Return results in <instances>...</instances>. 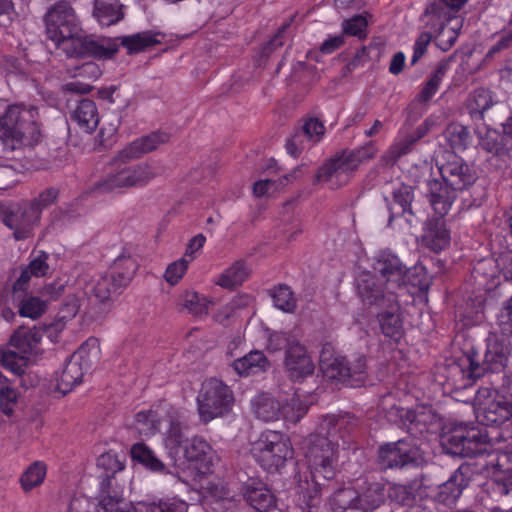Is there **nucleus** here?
<instances>
[{"label":"nucleus","mask_w":512,"mask_h":512,"mask_svg":"<svg viewBox=\"0 0 512 512\" xmlns=\"http://www.w3.org/2000/svg\"><path fill=\"white\" fill-rule=\"evenodd\" d=\"M356 418L349 414L327 416L321 425L323 434H312L307 439L305 457L310 479L300 480L297 502L302 510L313 512L321 504L322 493L334 488L338 460V438L344 439L355 425Z\"/></svg>","instance_id":"nucleus-1"},{"label":"nucleus","mask_w":512,"mask_h":512,"mask_svg":"<svg viewBox=\"0 0 512 512\" xmlns=\"http://www.w3.org/2000/svg\"><path fill=\"white\" fill-rule=\"evenodd\" d=\"M449 452L461 457L474 458L491 466L494 490L507 495L512 489V451L488 452L486 445L503 440L501 434L491 436L475 427L459 426L445 436Z\"/></svg>","instance_id":"nucleus-2"},{"label":"nucleus","mask_w":512,"mask_h":512,"mask_svg":"<svg viewBox=\"0 0 512 512\" xmlns=\"http://www.w3.org/2000/svg\"><path fill=\"white\" fill-rule=\"evenodd\" d=\"M510 354L511 343L507 338H489L483 352L473 346L467 348L457 362L450 365V375L460 377L459 388H467L486 373L503 371Z\"/></svg>","instance_id":"nucleus-3"},{"label":"nucleus","mask_w":512,"mask_h":512,"mask_svg":"<svg viewBox=\"0 0 512 512\" xmlns=\"http://www.w3.org/2000/svg\"><path fill=\"white\" fill-rule=\"evenodd\" d=\"M42 138L39 114L35 107L12 105L0 118V140L6 150L32 149Z\"/></svg>","instance_id":"nucleus-4"},{"label":"nucleus","mask_w":512,"mask_h":512,"mask_svg":"<svg viewBox=\"0 0 512 512\" xmlns=\"http://www.w3.org/2000/svg\"><path fill=\"white\" fill-rule=\"evenodd\" d=\"M127 162H109L110 169L99 180L95 181L90 192L104 195L114 191L142 187L160 175V169L153 163L143 162L126 165Z\"/></svg>","instance_id":"nucleus-5"},{"label":"nucleus","mask_w":512,"mask_h":512,"mask_svg":"<svg viewBox=\"0 0 512 512\" xmlns=\"http://www.w3.org/2000/svg\"><path fill=\"white\" fill-rule=\"evenodd\" d=\"M374 272L379 274L386 283V289L390 293H398L409 289V285L417 288L419 291L428 288V281L425 277L423 267H414L408 269L400 258L390 250L380 251L373 262Z\"/></svg>","instance_id":"nucleus-6"},{"label":"nucleus","mask_w":512,"mask_h":512,"mask_svg":"<svg viewBox=\"0 0 512 512\" xmlns=\"http://www.w3.org/2000/svg\"><path fill=\"white\" fill-rule=\"evenodd\" d=\"M439 173L441 178L457 192L469 193L468 197L462 198L463 209L482 205L486 198V189L483 185L476 183L478 175L473 165L453 155L451 159L439 166Z\"/></svg>","instance_id":"nucleus-7"},{"label":"nucleus","mask_w":512,"mask_h":512,"mask_svg":"<svg viewBox=\"0 0 512 512\" xmlns=\"http://www.w3.org/2000/svg\"><path fill=\"white\" fill-rule=\"evenodd\" d=\"M138 269L133 253L124 248L111 264L109 270L95 282L92 293L96 299L105 303L113 301L129 285Z\"/></svg>","instance_id":"nucleus-8"},{"label":"nucleus","mask_w":512,"mask_h":512,"mask_svg":"<svg viewBox=\"0 0 512 512\" xmlns=\"http://www.w3.org/2000/svg\"><path fill=\"white\" fill-rule=\"evenodd\" d=\"M42 337L43 331L37 327L18 328L12 334L8 346L0 348V365L15 375H23L29 355L37 353Z\"/></svg>","instance_id":"nucleus-9"},{"label":"nucleus","mask_w":512,"mask_h":512,"mask_svg":"<svg viewBox=\"0 0 512 512\" xmlns=\"http://www.w3.org/2000/svg\"><path fill=\"white\" fill-rule=\"evenodd\" d=\"M47 37L58 47L70 46L82 33L80 21L74 8L68 1L61 0L53 4L44 16Z\"/></svg>","instance_id":"nucleus-10"},{"label":"nucleus","mask_w":512,"mask_h":512,"mask_svg":"<svg viewBox=\"0 0 512 512\" xmlns=\"http://www.w3.org/2000/svg\"><path fill=\"white\" fill-rule=\"evenodd\" d=\"M196 402L200 421L207 424L231 411L234 395L230 387L223 381L210 378L202 383Z\"/></svg>","instance_id":"nucleus-11"},{"label":"nucleus","mask_w":512,"mask_h":512,"mask_svg":"<svg viewBox=\"0 0 512 512\" xmlns=\"http://www.w3.org/2000/svg\"><path fill=\"white\" fill-rule=\"evenodd\" d=\"M474 411L479 424L499 427L512 417V403L489 387H480L474 398Z\"/></svg>","instance_id":"nucleus-12"},{"label":"nucleus","mask_w":512,"mask_h":512,"mask_svg":"<svg viewBox=\"0 0 512 512\" xmlns=\"http://www.w3.org/2000/svg\"><path fill=\"white\" fill-rule=\"evenodd\" d=\"M487 463L479 460H470L462 463L448 478L437 487L433 496L435 502L447 507L456 504L464 489H466L477 476L485 472Z\"/></svg>","instance_id":"nucleus-13"},{"label":"nucleus","mask_w":512,"mask_h":512,"mask_svg":"<svg viewBox=\"0 0 512 512\" xmlns=\"http://www.w3.org/2000/svg\"><path fill=\"white\" fill-rule=\"evenodd\" d=\"M100 353L98 340L89 338L67 361L64 369L57 378V390L62 394L70 392L74 386L81 383L83 375L97 359Z\"/></svg>","instance_id":"nucleus-14"},{"label":"nucleus","mask_w":512,"mask_h":512,"mask_svg":"<svg viewBox=\"0 0 512 512\" xmlns=\"http://www.w3.org/2000/svg\"><path fill=\"white\" fill-rule=\"evenodd\" d=\"M423 461L422 451L411 439L386 443L378 450V463L384 470L419 466Z\"/></svg>","instance_id":"nucleus-15"},{"label":"nucleus","mask_w":512,"mask_h":512,"mask_svg":"<svg viewBox=\"0 0 512 512\" xmlns=\"http://www.w3.org/2000/svg\"><path fill=\"white\" fill-rule=\"evenodd\" d=\"M255 460L268 472L278 471L292 457V450L287 441L276 432L262 435L252 447Z\"/></svg>","instance_id":"nucleus-16"},{"label":"nucleus","mask_w":512,"mask_h":512,"mask_svg":"<svg viewBox=\"0 0 512 512\" xmlns=\"http://www.w3.org/2000/svg\"><path fill=\"white\" fill-rule=\"evenodd\" d=\"M411 175L415 178L414 184L423 179L427 186L426 197L432 209L437 215L445 216L456 198L457 191L442 178H431V169L428 167H415Z\"/></svg>","instance_id":"nucleus-17"},{"label":"nucleus","mask_w":512,"mask_h":512,"mask_svg":"<svg viewBox=\"0 0 512 512\" xmlns=\"http://www.w3.org/2000/svg\"><path fill=\"white\" fill-rule=\"evenodd\" d=\"M321 370L324 376L331 380L360 386L366 377V361L364 357H358L354 363H351L343 356L328 358L322 355Z\"/></svg>","instance_id":"nucleus-18"},{"label":"nucleus","mask_w":512,"mask_h":512,"mask_svg":"<svg viewBox=\"0 0 512 512\" xmlns=\"http://www.w3.org/2000/svg\"><path fill=\"white\" fill-rule=\"evenodd\" d=\"M5 226L13 232L16 241H23L34 235V230L40 224L41 217L29 205H11L1 212Z\"/></svg>","instance_id":"nucleus-19"},{"label":"nucleus","mask_w":512,"mask_h":512,"mask_svg":"<svg viewBox=\"0 0 512 512\" xmlns=\"http://www.w3.org/2000/svg\"><path fill=\"white\" fill-rule=\"evenodd\" d=\"M356 288L362 303L367 306L384 308L385 305L393 304L398 296L396 293H390L386 289V283L370 271L359 274Z\"/></svg>","instance_id":"nucleus-20"},{"label":"nucleus","mask_w":512,"mask_h":512,"mask_svg":"<svg viewBox=\"0 0 512 512\" xmlns=\"http://www.w3.org/2000/svg\"><path fill=\"white\" fill-rule=\"evenodd\" d=\"M116 40L109 38L94 39L89 36H77L70 46L63 50L69 57H94L98 59H108L113 57L118 51Z\"/></svg>","instance_id":"nucleus-21"},{"label":"nucleus","mask_w":512,"mask_h":512,"mask_svg":"<svg viewBox=\"0 0 512 512\" xmlns=\"http://www.w3.org/2000/svg\"><path fill=\"white\" fill-rule=\"evenodd\" d=\"M284 368L289 379L298 382L311 376L315 366L305 346L295 343L285 353Z\"/></svg>","instance_id":"nucleus-22"},{"label":"nucleus","mask_w":512,"mask_h":512,"mask_svg":"<svg viewBox=\"0 0 512 512\" xmlns=\"http://www.w3.org/2000/svg\"><path fill=\"white\" fill-rule=\"evenodd\" d=\"M168 141V135L160 132H152L128 144L114 157L113 163L119 161L129 162L140 158L143 154L149 153L158 148L160 144Z\"/></svg>","instance_id":"nucleus-23"},{"label":"nucleus","mask_w":512,"mask_h":512,"mask_svg":"<svg viewBox=\"0 0 512 512\" xmlns=\"http://www.w3.org/2000/svg\"><path fill=\"white\" fill-rule=\"evenodd\" d=\"M356 169L357 166L353 159L349 157L348 150H344L320 168L317 174V180L331 182L332 185L335 184L334 180L347 182L350 174Z\"/></svg>","instance_id":"nucleus-24"},{"label":"nucleus","mask_w":512,"mask_h":512,"mask_svg":"<svg viewBox=\"0 0 512 512\" xmlns=\"http://www.w3.org/2000/svg\"><path fill=\"white\" fill-rule=\"evenodd\" d=\"M444 216L429 219L421 236L422 244L429 250L439 253L449 247L450 230L447 228Z\"/></svg>","instance_id":"nucleus-25"},{"label":"nucleus","mask_w":512,"mask_h":512,"mask_svg":"<svg viewBox=\"0 0 512 512\" xmlns=\"http://www.w3.org/2000/svg\"><path fill=\"white\" fill-rule=\"evenodd\" d=\"M241 490L245 501L258 512H268L276 506L274 494L260 480L250 479Z\"/></svg>","instance_id":"nucleus-26"},{"label":"nucleus","mask_w":512,"mask_h":512,"mask_svg":"<svg viewBox=\"0 0 512 512\" xmlns=\"http://www.w3.org/2000/svg\"><path fill=\"white\" fill-rule=\"evenodd\" d=\"M397 411L403 425L412 435L428 432L437 423V415L431 408L420 407L415 410L399 408Z\"/></svg>","instance_id":"nucleus-27"},{"label":"nucleus","mask_w":512,"mask_h":512,"mask_svg":"<svg viewBox=\"0 0 512 512\" xmlns=\"http://www.w3.org/2000/svg\"><path fill=\"white\" fill-rule=\"evenodd\" d=\"M70 119L83 132L91 134L97 128L100 117L96 103L88 98H83L71 109Z\"/></svg>","instance_id":"nucleus-28"},{"label":"nucleus","mask_w":512,"mask_h":512,"mask_svg":"<svg viewBox=\"0 0 512 512\" xmlns=\"http://www.w3.org/2000/svg\"><path fill=\"white\" fill-rule=\"evenodd\" d=\"M386 311L377 315L381 332L385 337L399 341L403 336V321L399 313L397 297L393 305H385Z\"/></svg>","instance_id":"nucleus-29"},{"label":"nucleus","mask_w":512,"mask_h":512,"mask_svg":"<svg viewBox=\"0 0 512 512\" xmlns=\"http://www.w3.org/2000/svg\"><path fill=\"white\" fill-rule=\"evenodd\" d=\"M495 104L493 92L481 87L469 94L465 102V108L471 119L483 120L485 113Z\"/></svg>","instance_id":"nucleus-30"},{"label":"nucleus","mask_w":512,"mask_h":512,"mask_svg":"<svg viewBox=\"0 0 512 512\" xmlns=\"http://www.w3.org/2000/svg\"><path fill=\"white\" fill-rule=\"evenodd\" d=\"M386 497L385 485L380 482L367 484L360 492L356 502L357 512H371L380 507Z\"/></svg>","instance_id":"nucleus-31"},{"label":"nucleus","mask_w":512,"mask_h":512,"mask_svg":"<svg viewBox=\"0 0 512 512\" xmlns=\"http://www.w3.org/2000/svg\"><path fill=\"white\" fill-rule=\"evenodd\" d=\"M124 15V5L119 0H94L93 16L101 25H114Z\"/></svg>","instance_id":"nucleus-32"},{"label":"nucleus","mask_w":512,"mask_h":512,"mask_svg":"<svg viewBox=\"0 0 512 512\" xmlns=\"http://www.w3.org/2000/svg\"><path fill=\"white\" fill-rule=\"evenodd\" d=\"M416 186L417 184H415V186L402 184L393 192V200L401 207V214L405 216V219L410 226L419 222L423 216L421 210L415 209L412 206V202L414 200V188Z\"/></svg>","instance_id":"nucleus-33"},{"label":"nucleus","mask_w":512,"mask_h":512,"mask_svg":"<svg viewBox=\"0 0 512 512\" xmlns=\"http://www.w3.org/2000/svg\"><path fill=\"white\" fill-rule=\"evenodd\" d=\"M232 367L240 376L263 372L269 367V361L263 352L254 350L233 361Z\"/></svg>","instance_id":"nucleus-34"},{"label":"nucleus","mask_w":512,"mask_h":512,"mask_svg":"<svg viewBox=\"0 0 512 512\" xmlns=\"http://www.w3.org/2000/svg\"><path fill=\"white\" fill-rule=\"evenodd\" d=\"M479 145L484 151L495 156L506 155L512 149V141L508 135L504 131L501 133L494 129H487L485 135L479 137Z\"/></svg>","instance_id":"nucleus-35"},{"label":"nucleus","mask_w":512,"mask_h":512,"mask_svg":"<svg viewBox=\"0 0 512 512\" xmlns=\"http://www.w3.org/2000/svg\"><path fill=\"white\" fill-rule=\"evenodd\" d=\"M443 134L449 146L455 151H464L473 145V135L470 129L461 123H449Z\"/></svg>","instance_id":"nucleus-36"},{"label":"nucleus","mask_w":512,"mask_h":512,"mask_svg":"<svg viewBox=\"0 0 512 512\" xmlns=\"http://www.w3.org/2000/svg\"><path fill=\"white\" fill-rule=\"evenodd\" d=\"M255 416L265 422L275 421L280 418L281 404L275 398L268 395H259L252 402Z\"/></svg>","instance_id":"nucleus-37"},{"label":"nucleus","mask_w":512,"mask_h":512,"mask_svg":"<svg viewBox=\"0 0 512 512\" xmlns=\"http://www.w3.org/2000/svg\"><path fill=\"white\" fill-rule=\"evenodd\" d=\"M157 36L158 34L152 31H144L129 36H121L116 40H120V44L127 49L128 54H134L159 44L160 40L157 39Z\"/></svg>","instance_id":"nucleus-38"},{"label":"nucleus","mask_w":512,"mask_h":512,"mask_svg":"<svg viewBox=\"0 0 512 512\" xmlns=\"http://www.w3.org/2000/svg\"><path fill=\"white\" fill-rule=\"evenodd\" d=\"M133 460L139 462L153 472H165V464L157 457L155 452L144 443H136L131 447Z\"/></svg>","instance_id":"nucleus-39"},{"label":"nucleus","mask_w":512,"mask_h":512,"mask_svg":"<svg viewBox=\"0 0 512 512\" xmlns=\"http://www.w3.org/2000/svg\"><path fill=\"white\" fill-rule=\"evenodd\" d=\"M496 266L492 259L481 260L473 268L471 275L479 289L490 290L496 285Z\"/></svg>","instance_id":"nucleus-40"},{"label":"nucleus","mask_w":512,"mask_h":512,"mask_svg":"<svg viewBox=\"0 0 512 512\" xmlns=\"http://www.w3.org/2000/svg\"><path fill=\"white\" fill-rule=\"evenodd\" d=\"M250 269L244 261H236L227 268L217 280V284L224 288H234L241 285L249 276Z\"/></svg>","instance_id":"nucleus-41"},{"label":"nucleus","mask_w":512,"mask_h":512,"mask_svg":"<svg viewBox=\"0 0 512 512\" xmlns=\"http://www.w3.org/2000/svg\"><path fill=\"white\" fill-rule=\"evenodd\" d=\"M358 491L352 487L337 489L330 498L331 508L334 512H357L356 502Z\"/></svg>","instance_id":"nucleus-42"},{"label":"nucleus","mask_w":512,"mask_h":512,"mask_svg":"<svg viewBox=\"0 0 512 512\" xmlns=\"http://www.w3.org/2000/svg\"><path fill=\"white\" fill-rule=\"evenodd\" d=\"M423 17L427 18L426 27L432 34H436L452 20L441 2L429 4L424 11Z\"/></svg>","instance_id":"nucleus-43"},{"label":"nucleus","mask_w":512,"mask_h":512,"mask_svg":"<svg viewBox=\"0 0 512 512\" xmlns=\"http://www.w3.org/2000/svg\"><path fill=\"white\" fill-rule=\"evenodd\" d=\"M181 448L183 449L184 457L191 462L203 460L211 451V446L200 436H194L190 440L186 439Z\"/></svg>","instance_id":"nucleus-44"},{"label":"nucleus","mask_w":512,"mask_h":512,"mask_svg":"<svg viewBox=\"0 0 512 512\" xmlns=\"http://www.w3.org/2000/svg\"><path fill=\"white\" fill-rule=\"evenodd\" d=\"M135 422L140 432L145 434H154L161 429L163 422L157 410L140 411L135 415Z\"/></svg>","instance_id":"nucleus-45"},{"label":"nucleus","mask_w":512,"mask_h":512,"mask_svg":"<svg viewBox=\"0 0 512 512\" xmlns=\"http://www.w3.org/2000/svg\"><path fill=\"white\" fill-rule=\"evenodd\" d=\"M46 465L36 461L32 463L20 478L22 488L27 492L39 486L45 478Z\"/></svg>","instance_id":"nucleus-46"},{"label":"nucleus","mask_w":512,"mask_h":512,"mask_svg":"<svg viewBox=\"0 0 512 512\" xmlns=\"http://www.w3.org/2000/svg\"><path fill=\"white\" fill-rule=\"evenodd\" d=\"M270 296L278 309L288 313L295 310L296 300L289 286L285 284L278 285L270 291Z\"/></svg>","instance_id":"nucleus-47"},{"label":"nucleus","mask_w":512,"mask_h":512,"mask_svg":"<svg viewBox=\"0 0 512 512\" xmlns=\"http://www.w3.org/2000/svg\"><path fill=\"white\" fill-rule=\"evenodd\" d=\"M13 306L19 309V314L23 317L36 319L46 310V302L39 297L29 296L20 299Z\"/></svg>","instance_id":"nucleus-48"},{"label":"nucleus","mask_w":512,"mask_h":512,"mask_svg":"<svg viewBox=\"0 0 512 512\" xmlns=\"http://www.w3.org/2000/svg\"><path fill=\"white\" fill-rule=\"evenodd\" d=\"M97 512H136V510L120 494L114 493V495H105L100 498Z\"/></svg>","instance_id":"nucleus-49"},{"label":"nucleus","mask_w":512,"mask_h":512,"mask_svg":"<svg viewBox=\"0 0 512 512\" xmlns=\"http://www.w3.org/2000/svg\"><path fill=\"white\" fill-rule=\"evenodd\" d=\"M210 301L197 292H186L183 295L182 306L194 316H203L208 314Z\"/></svg>","instance_id":"nucleus-50"},{"label":"nucleus","mask_w":512,"mask_h":512,"mask_svg":"<svg viewBox=\"0 0 512 512\" xmlns=\"http://www.w3.org/2000/svg\"><path fill=\"white\" fill-rule=\"evenodd\" d=\"M308 411V406L299 398L293 397L287 403L281 405V415L284 420L290 423L299 422Z\"/></svg>","instance_id":"nucleus-51"},{"label":"nucleus","mask_w":512,"mask_h":512,"mask_svg":"<svg viewBox=\"0 0 512 512\" xmlns=\"http://www.w3.org/2000/svg\"><path fill=\"white\" fill-rule=\"evenodd\" d=\"M145 512H187L188 505L185 501L171 498L153 502H144Z\"/></svg>","instance_id":"nucleus-52"},{"label":"nucleus","mask_w":512,"mask_h":512,"mask_svg":"<svg viewBox=\"0 0 512 512\" xmlns=\"http://www.w3.org/2000/svg\"><path fill=\"white\" fill-rule=\"evenodd\" d=\"M388 497L403 506H412L416 501V490L412 485L395 484L390 487Z\"/></svg>","instance_id":"nucleus-53"},{"label":"nucleus","mask_w":512,"mask_h":512,"mask_svg":"<svg viewBox=\"0 0 512 512\" xmlns=\"http://www.w3.org/2000/svg\"><path fill=\"white\" fill-rule=\"evenodd\" d=\"M296 171L291 174L285 175L279 180L265 179L259 180L253 185V193L257 197H262L268 195L270 191H276L280 187L286 185V183L290 180V178L296 177Z\"/></svg>","instance_id":"nucleus-54"},{"label":"nucleus","mask_w":512,"mask_h":512,"mask_svg":"<svg viewBox=\"0 0 512 512\" xmlns=\"http://www.w3.org/2000/svg\"><path fill=\"white\" fill-rule=\"evenodd\" d=\"M367 19L364 15H355L342 23L343 34L355 36L359 39L366 37Z\"/></svg>","instance_id":"nucleus-55"},{"label":"nucleus","mask_w":512,"mask_h":512,"mask_svg":"<svg viewBox=\"0 0 512 512\" xmlns=\"http://www.w3.org/2000/svg\"><path fill=\"white\" fill-rule=\"evenodd\" d=\"M415 144L416 142L414 139H412L409 135H406L404 138L398 140L389 148L386 154L387 161L395 164L402 156L410 153Z\"/></svg>","instance_id":"nucleus-56"},{"label":"nucleus","mask_w":512,"mask_h":512,"mask_svg":"<svg viewBox=\"0 0 512 512\" xmlns=\"http://www.w3.org/2000/svg\"><path fill=\"white\" fill-rule=\"evenodd\" d=\"M59 196V189L49 187L43 190L37 197L29 202V206L41 217L42 211L53 204Z\"/></svg>","instance_id":"nucleus-57"},{"label":"nucleus","mask_w":512,"mask_h":512,"mask_svg":"<svg viewBox=\"0 0 512 512\" xmlns=\"http://www.w3.org/2000/svg\"><path fill=\"white\" fill-rule=\"evenodd\" d=\"M459 27H442L440 31L433 34L435 45L442 51H448L456 42L459 36Z\"/></svg>","instance_id":"nucleus-58"},{"label":"nucleus","mask_w":512,"mask_h":512,"mask_svg":"<svg viewBox=\"0 0 512 512\" xmlns=\"http://www.w3.org/2000/svg\"><path fill=\"white\" fill-rule=\"evenodd\" d=\"M120 121L116 119L107 125H103L100 128L96 142L100 148L108 149L111 148L116 142V134L119 128Z\"/></svg>","instance_id":"nucleus-59"},{"label":"nucleus","mask_w":512,"mask_h":512,"mask_svg":"<svg viewBox=\"0 0 512 512\" xmlns=\"http://www.w3.org/2000/svg\"><path fill=\"white\" fill-rule=\"evenodd\" d=\"M295 343H300L295 337L276 332L269 335L267 348L273 352L285 350L286 353Z\"/></svg>","instance_id":"nucleus-60"},{"label":"nucleus","mask_w":512,"mask_h":512,"mask_svg":"<svg viewBox=\"0 0 512 512\" xmlns=\"http://www.w3.org/2000/svg\"><path fill=\"white\" fill-rule=\"evenodd\" d=\"M169 429L167 431L166 446L170 449L181 448L184 444V435L182 433L181 424L178 420L170 418Z\"/></svg>","instance_id":"nucleus-61"},{"label":"nucleus","mask_w":512,"mask_h":512,"mask_svg":"<svg viewBox=\"0 0 512 512\" xmlns=\"http://www.w3.org/2000/svg\"><path fill=\"white\" fill-rule=\"evenodd\" d=\"M18 396V392L10 386L0 388V409L5 415L11 416L13 414Z\"/></svg>","instance_id":"nucleus-62"},{"label":"nucleus","mask_w":512,"mask_h":512,"mask_svg":"<svg viewBox=\"0 0 512 512\" xmlns=\"http://www.w3.org/2000/svg\"><path fill=\"white\" fill-rule=\"evenodd\" d=\"M303 137L308 140L317 142L321 139L325 132V127L321 121L316 118L308 119L298 131Z\"/></svg>","instance_id":"nucleus-63"},{"label":"nucleus","mask_w":512,"mask_h":512,"mask_svg":"<svg viewBox=\"0 0 512 512\" xmlns=\"http://www.w3.org/2000/svg\"><path fill=\"white\" fill-rule=\"evenodd\" d=\"M189 261L185 258H181L170 265H168L164 278L165 280L170 283L171 285L177 284L180 279L184 276L187 268H188Z\"/></svg>","instance_id":"nucleus-64"}]
</instances>
